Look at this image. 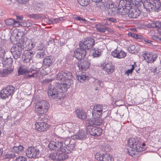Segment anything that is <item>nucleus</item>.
Returning <instances> with one entry per match:
<instances>
[{
    "instance_id": "obj_46",
    "label": "nucleus",
    "mask_w": 161,
    "mask_h": 161,
    "mask_svg": "<svg viewBox=\"0 0 161 161\" xmlns=\"http://www.w3.org/2000/svg\"><path fill=\"white\" fill-rule=\"evenodd\" d=\"M6 24L7 25L13 26V24L14 22V20L12 19H9L5 21Z\"/></svg>"
},
{
    "instance_id": "obj_3",
    "label": "nucleus",
    "mask_w": 161,
    "mask_h": 161,
    "mask_svg": "<svg viewBox=\"0 0 161 161\" xmlns=\"http://www.w3.org/2000/svg\"><path fill=\"white\" fill-rule=\"evenodd\" d=\"M48 147L51 150L58 151V161L64 160L67 158V153H69V151L67 152L62 142L52 141L48 144Z\"/></svg>"
},
{
    "instance_id": "obj_58",
    "label": "nucleus",
    "mask_w": 161,
    "mask_h": 161,
    "mask_svg": "<svg viewBox=\"0 0 161 161\" xmlns=\"http://www.w3.org/2000/svg\"><path fill=\"white\" fill-rule=\"evenodd\" d=\"M17 2L21 4L25 3L28 1V0H17Z\"/></svg>"
},
{
    "instance_id": "obj_26",
    "label": "nucleus",
    "mask_w": 161,
    "mask_h": 161,
    "mask_svg": "<svg viewBox=\"0 0 161 161\" xmlns=\"http://www.w3.org/2000/svg\"><path fill=\"white\" fill-rule=\"evenodd\" d=\"M150 1L146 0V1L144 2L143 3L144 8L146 9V11L149 12L153 10L154 8V5Z\"/></svg>"
},
{
    "instance_id": "obj_51",
    "label": "nucleus",
    "mask_w": 161,
    "mask_h": 161,
    "mask_svg": "<svg viewBox=\"0 0 161 161\" xmlns=\"http://www.w3.org/2000/svg\"><path fill=\"white\" fill-rule=\"evenodd\" d=\"M20 26V22L18 21H15L14 20V22L12 26L14 27H18Z\"/></svg>"
},
{
    "instance_id": "obj_39",
    "label": "nucleus",
    "mask_w": 161,
    "mask_h": 161,
    "mask_svg": "<svg viewBox=\"0 0 161 161\" xmlns=\"http://www.w3.org/2000/svg\"><path fill=\"white\" fill-rule=\"evenodd\" d=\"M32 25V23L26 21V22H20V26L24 27H29L31 26Z\"/></svg>"
},
{
    "instance_id": "obj_29",
    "label": "nucleus",
    "mask_w": 161,
    "mask_h": 161,
    "mask_svg": "<svg viewBox=\"0 0 161 161\" xmlns=\"http://www.w3.org/2000/svg\"><path fill=\"white\" fill-rule=\"evenodd\" d=\"M128 9L125 7H121L120 6L118 8L117 14L122 16L125 15L128 12Z\"/></svg>"
},
{
    "instance_id": "obj_7",
    "label": "nucleus",
    "mask_w": 161,
    "mask_h": 161,
    "mask_svg": "<svg viewBox=\"0 0 161 161\" xmlns=\"http://www.w3.org/2000/svg\"><path fill=\"white\" fill-rule=\"evenodd\" d=\"M108 110L107 106L101 105L97 104L94 106L92 111L93 117L96 118L102 116L103 113Z\"/></svg>"
},
{
    "instance_id": "obj_60",
    "label": "nucleus",
    "mask_w": 161,
    "mask_h": 161,
    "mask_svg": "<svg viewBox=\"0 0 161 161\" xmlns=\"http://www.w3.org/2000/svg\"><path fill=\"white\" fill-rule=\"evenodd\" d=\"M52 80L51 79H46L44 80H43V82L44 83H48Z\"/></svg>"
},
{
    "instance_id": "obj_1",
    "label": "nucleus",
    "mask_w": 161,
    "mask_h": 161,
    "mask_svg": "<svg viewBox=\"0 0 161 161\" xmlns=\"http://www.w3.org/2000/svg\"><path fill=\"white\" fill-rule=\"evenodd\" d=\"M73 75L70 72L66 71L59 72L56 75V79L61 82L60 84L57 83L53 87H49L48 96L54 99H58L63 97V92H66L73 84Z\"/></svg>"
},
{
    "instance_id": "obj_56",
    "label": "nucleus",
    "mask_w": 161,
    "mask_h": 161,
    "mask_svg": "<svg viewBox=\"0 0 161 161\" xmlns=\"http://www.w3.org/2000/svg\"><path fill=\"white\" fill-rule=\"evenodd\" d=\"M95 83L97 84L100 86H103V83L102 81L98 80H97L95 81Z\"/></svg>"
},
{
    "instance_id": "obj_45",
    "label": "nucleus",
    "mask_w": 161,
    "mask_h": 161,
    "mask_svg": "<svg viewBox=\"0 0 161 161\" xmlns=\"http://www.w3.org/2000/svg\"><path fill=\"white\" fill-rule=\"evenodd\" d=\"M115 6L116 5L114 4L113 2H109L106 5V8L108 9V11L109 10H110Z\"/></svg>"
},
{
    "instance_id": "obj_9",
    "label": "nucleus",
    "mask_w": 161,
    "mask_h": 161,
    "mask_svg": "<svg viewBox=\"0 0 161 161\" xmlns=\"http://www.w3.org/2000/svg\"><path fill=\"white\" fill-rule=\"evenodd\" d=\"M14 88L13 86H8L3 89L0 93V97L2 98H6L12 96L14 93Z\"/></svg>"
},
{
    "instance_id": "obj_47",
    "label": "nucleus",
    "mask_w": 161,
    "mask_h": 161,
    "mask_svg": "<svg viewBox=\"0 0 161 161\" xmlns=\"http://www.w3.org/2000/svg\"><path fill=\"white\" fill-rule=\"evenodd\" d=\"M128 34L129 36H131L136 39H141L142 37V36L130 32Z\"/></svg>"
},
{
    "instance_id": "obj_2",
    "label": "nucleus",
    "mask_w": 161,
    "mask_h": 161,
    "mask_svg": "<svg viewBox=\"0 0 161 161\" xmlns=\"http://www.w3.org/2000/svg\"><path fill=\"white\" fill-rule=\"evenodd\" d=\"M5 53L4 49L0 47V60L2 61V63L3 65H6L7 66L0 71V77L6 76L11 74L13 71V68L12 64V60L10 58H6L5 59L4 58Z\"/></svg>"
},
{
    "instance_id": "obj_50",
    "label": "nucleus",
    "mask_w": 161,
    "mask_h": 161,
    "mask_svg": "<svg viewBox=\"0 0 161 161\" xmlns=\"http://www.w3.org/2000/svg\"><path fill=\"white\" fill-rule=\"evenodd\" d=\"M15 161H27V159L25 157L23 156H19L17 158Z\"/></svg>"
},
{
    "instance_id": "obj_6",
    "label": "nucleus",
    "mask_w": 161,
    "mask_h": 161,
    "mask_svg": "<svg viewBox=\"0 0 161 161\" xmlns=\"http://www.w3.org/2000/svg\"><path fill=\"white\" fill-rule=\"evenodd\" d=\"M31 72L28 76L29 77H34L37 79L39 77L40 73L38 69H36L35 70H31L25 67H20L18 70V73L19 75H23L26 73Z\"/></svg>"
},
{
    "instance_id": "obj_62",
    "label": "nucleus",
    "mask_w": 161,
    "mask_h": 161,
    "mask_svg": "<svg viewBox=\"0 0 161 161\" xmlns=\"http://www.w3.org/2000/svg\"><path fill=\"white\" fill-rule=\"evenodd\" d=\"M153 38L155 40H159V39L158 37L157 36H153Z\"/></svg>"
},
{
    "instance_id": "obj_13",
    "label": "nucleus",
    "mask_w": 161,
    "mask_h": 161,
    "mask_svg": "<svg viewBox=\"0 0 161 161\" xmlns=\"http://www.w3.org/2000/svg\"><path fill=\"white\" fill-rule=\"evenodd\" d=\"M143 57L145 60L148 63H152L155 61L157 58V55L153 52H146L143 54Z\"/></svg>"
},
{
    "instance_id": "obj_64",
    "label": "nucleus",
    "mask_w": 161,
    "mask_h": 161,
    "mask_svg": "<svg viewBox=\"0 0 161 161\" xmlns=\"http://www.w3.org/2000/svg\"><path fill=\"white\" fill-rule=\"evenodd\" d=\"M3 153V150L2 148H0V157L2 156Z\"/></svg>"
},
{
    "instance_id": "obj_8",
    "label": "nucleus",
    "mask_w": 161,
    "mask_h": 161,
    "mask_svg": "<svg viewBox=\"0 0 161 161\" xmlns=\"http://www.w3.org/2000/svg\"><path fill=\"white\" fill-rule=\"evenodd\" d=\"M42 149L41 146L29 147L25 151L26 156L29 158H37L40 156Z\"/></svg>"
},
{
    "instance_id": "obj_55",
    "label": "nucleus",
    "mask_w": 161,
    "mask_h": 161,
    "mask_svg": "<svg viewBox=\"0 0 161 161\" xmlns=\"http://www.w3.org/2000/svg\"><path fill=\"white\" fill-rule=\"evenodd\" d=\"M30 17L32 18H33L35 19H37L39 17V15L37 14H30Z\"/></svg>"
},
{
    "instance_id": "obj_5",
    "label": "nucleus",
    "mask_w": 161,
    "mask_h": 161,
    "mask_svg": "<svg viewBox=\"0 0 161 161\" xmlns=\"http://www.w3.org/2000/svg\"><path fill=\"white\" fill-rule=\"evenodd\" d=\"M49 107V104L46 101L42 100L36 103L35 111L37 115L41 116L47 111Z\"/></svg>"
},
{
    "instance_id": "obj_32",
    "label": "nucleus",
    "mask_w": 161,
    "mask_h": 161,
    "mask_svg": "<svg viewBox=\"0 0 161 161\" xmlns=\"http://www.w3.org/2000/svg\"><path fill=\"white\" fill-rule=\"evenodd\" d=\"M88 76L84 73H83L80 75H77L76 76V78L79 81L81 82H84L86 80L88 79Z\"/></svg>"
},
{
    "instance_id": "obj_37",
    "label": "nucleus",
    "mask_w": 161,
    "mask_h": 161,
    "mask_svg": "<svg viewBox=\"0 0 161 161\" xmlns=\"http://www.w3.org/2000/svg\"><path fill=\"white\" fill-rule=\"evenodd\" d=\"M45 55V52L42 51L37 53L36 54V57L37 58L41 59L43 58Z\"/></svg>"
},
{
    "instance_id": "obj_54",
    "label": "nucleus",
    "mask_w": 161,
    "mask_h": 161,
    "mask_svg": "<svg viewBox=\"0 0 161 161\" xmlns=\"http://www.w3.org/2000/svg\"><path fill=\"white\" fill-rule=\"evenodd\" d=\"M76 20H82L83 21H84L85 22V23H86L87 20H86L85 19H83L82 18L80 17H78L77 16H76L74 18Z\"/></svg>"
},
{
    "instance_id": "obj_44",
    "label": "nucleus",
    "mask_w": 161,
    "mask_h": 161,
    "mask_svg": "<svg viewBox=\"0 0 161 161\" xmlns=\"http://www.w3.org/2000/svg\"><path fill=\"white\" fill-rule=\"evenodd\" d=\"M103 154L100 153H97L95 155V158L97 160L103 161Z\"/></svg>"
},
{
    "instance_id": "obj_59",
    "label": "nucleus",
    "mask_w": 161,
    "mask_h": 161,
    "mask_svg": "<svg viewBox=\"0 0 161 161\" xmlns=\"http://www.w3.org/2000/svg\"><path fill=\"white\" fill-rule=\"evenodd\" d=\"M107 20H109L113 22H115L116 21V19L115 18H108L107 19Z\"/></svg>"
},
{
    "instance_id": "obj_41",
    "label": "nucleus",
    "mask_w": 161,
    "mask_h": 161,
    "mask_svg": "<svg viewBox=\"0 0 161 161\" xmlns=\"http://www.w3.org/2000/svg\"><path fill=\"white\" fill-rule=\"evenodd\" d=\"M15 156V155L14 153L8 152L5 154L4 158L5 159H11L14 158Z\"/></svg>"
},
{
    "instance_id": "obj_14",
    "label": "nucleus",
    "mask_w": 161,
    "mask_h": 161,
    "mask_svg": "<svg viewBox=\"0 0 161 161\" xmlns=\"http://www.w3.org/2000/svg\"><path fill=\"white\" fill-rule=\"evenodd\" d=\"M35 129L40 132L46 131L48 129L49 125L44 122H36L35 124Z\"/></svg>"
},
{
    "instance_id": "obj_4",
    "label": "nucleus",
    "mask_w": 161,
    "mask_h": 161,
    "mask_svg": "<svg viewBox=\"0 0 161 161\" xmlns=\"http://www.w3.org/2000/svg\"><path fill=\"white\" fill-rule=\"evenodd\" d=\"M127 143L130 150L133 152H141L144 149L143 147L145 146V144L143 142L142 143L139 138L136 137L129 139Z\"/></svg>"
},
{
    "instance_id": "obj_49",
    "label": "nucleus",
    "mask_w": 161,
    "mask_h": 161,
    "mask_svg": "<svg viewBox=\"0 0 161 161\" xmlns=\"http://www.w3.org/2000/svg\"><path fill=\"white\" fill-rule=\"evenodd\" d=\"M129 51L131 53H134L135 51V47L134 45L130 46L128 48Z\"/></svg>"
},
{
    "instance_id": "obj_53",
    "label": "nucleus",
    "mask_w": 161,
    "mask_h": 161,
    "mask_svg": "<svg viewBox=\"0 0 161 161\" xmlns=\"http://www.w3.org/2000/svg\"><path fill=\"white\" fill-rule=\"evenodd\" d=\"M134 69V67L133 65L132 66V68L130 69H128L125 72V74H127V75H129V74L131 73L133 69Z\"/></svg>"
},
{
    "instance_id": "obj_43",
    "label": "nucleus",
    "mask_w": 161,
    "mask_h": 161,
    "mask_svg": "<svg viewBox=\"0 0 161 161\" xmlns=\"http://www.w3.org/2000/svg\"><path fill=\"white\" fill-rule=\"evenodd\" d=\"M89 0H78L79 4L82 6H86L89 4Z\"/></svg>"
},
{
    "instance_id": "obj_15",
    "label": "nucleus",
    "mask_w": 161,
    "mask_h": 161,
    "mask_svg": "<svg viewBox=\"0 0 161 161\" xmlns=\"http://www.w3.org/2000/svg\"><path fill=\"white\" fill-rule=\"evenodd\" d=\"M21 51V47L18 45L13 46L11 49V52L15 59H17L20 56Z\"/></svg>"
},
{
    "instance_id": "obj_61",
    "label": "nucleus",
    "mask_w": 161,
    "mask_h": 161,
    "mask_svg": "<svg viewBox=\"0 0 161 161\" xmlns=\"http://www.w3.org/2000/svg\"><path fill=\"white\" fill-rule=\"evenodd\" d=\"M23 17L22 16H17V19L19 20H23Z\"/></svg>"
},
{
    "instance_id": "obj_27",
    "label": "nucleus",
    "mask_w": 161,
    "mask_h": 161,
    "mask_svg": "<svg viewBox=\"0 0 161 161\" xmlns=\"http://www.w3.org/2000/svg\"><path fill=\"white\" fill-rule=\"evenodd\" d=\"M11 150L15 153L20 154L24 151V147L22 145L16 144L12 148Z\"/></svg>"
},
{
    "instance_id": "obj_34",
    "label": "nucleus",
    "mask_w": 161,
    "mask_h": 161,
    "mask_svg": "<svg viewBox=\"0 0 161 161\" xmlns=\"http://www.w3.org/2000/svg\"><path fill=\"white\" fill-rule=\"evenodd\" d=\"M114 159L110 154L105 153L103 154V161H114Z\"/></svg>"
},
{
    "instance_id": "obj_52",
    "label": "nucleus",
    "mask_w": 161,
    "mask_h": 161,
    "mask_svg": "<svg viewBox=\"0 0 161 161\" xmlns=\"http://www.w3.org/2000/svg\"><path fill=\"white\" fill-rule=\"evenodd\" d=\"M44 47V44L43 43L40 44L37 47V49L38 50H42Z\"/></svg>"
},
{
    "instance_id": "obj_35",
    "label": "nucleus",
    "mask_w": 161,
    "mask_h": 161,
    "mask_svg": "<svg viewBox=\"0 0 161 161\" xmlns=\"http://www.w3.org/2000/svg\"><path fill=\"white\" fill-rule=\"evenodd\" d=\"M101 50L98 48H95L92 50V56L93 57H98L101 55Z\"/></svg>"
},
{
    "instance_id": "obj_33",
    "label": "nucleus",
    "mask_w": 161,
    "mask_h": 161,
    "mask_svg": "<svg viewBox=\"0 0 161 161\" xmlns=\"http://www.w3.org/2000/svg\"><path fill=\"white\" fill-rule=\"evenodd\" d=\"M94 26V27L98 32H105L106 30V28L104 26L100 24H95Z\"/></svg>"
},
{
    "instance_id": "obj_48",
    "label": "nucleus",
    "mask_w": 161,
    "mask_h": 161,
    "mask_svg": "<svg viewBox=\"0 0 161 161\" xmlns=\"http://www.w3.org/2000/svg\"><path fill=\"white\" fill-rule=\"evenodd\" d=\"M87 123L88 124L87 126H93L95 125V120L93 119H87Z\"/></svg>"
},
{
    "instance_id": "obj_57",
    "label": "nucleus",
    "mask_w": 161,
    "mask_h": 161,
    "mask_svg": "<svg viewBox=\"0 0 161 161\" xmlns=\"http://www.w3.org/2000/svg\"><path fill=\"white\" fill-rule=\"evenodd\" d=\"M59 20L58 19H53L52 21H51V22H52V23H57L58 22Z\"/></svg>"
},
{
    "instance_id": "obj_18",
    "label": "nucleus",
    "mask_w": 161,
    "mask_h": 161,
    "mask_svg": "<svg viewBox=\"0 0 161 161\" xmlns=\"http://www.w3.org/2000/svg\"><path fill=\"white\" fill-rule=\"evenodd\" d=\"M102 68L108 74H112L114 71V66L111 63L104 64L102 66Z\"/></svg>"
},
{
    "instance_id": "obj_40",
    "label": "nucleus",
    "mask_w": 161,
    "mask_h": 161,
    "mask_svg": "<svg viewBox=\"0 0 161 161\" xmlns=\"http://www.w3.org/2000/svg\"><path fill=\"white\" fill-rule=\"evenodd\" d=\"M58 152L57 153H52L49 156L50 158L54 160L58 161Z\"/></svg>"
},
{
    "instance_id": "obj_38",
    "label": "nucleus",
    "mask_w": 161,
    "mask_h": 161,
    "mask_svg": "<svg viewBox=\"0 0 161 161\" xmlns=\"http://www.w3.org/2000/svg\"><path fill=\"white\" fill-rule=\"evenodd\" d=\"M129 2L130 4L133 6L137 5L139 3L141 2L142 0H127Z\"/></svg>"
},
{
    "instance_id": "obj_36",
    "label": "nucleus",
    "mask_w": 161,
    "mask_h": 161,
    "mask_svg": "<svg viewBox=\"0 0 161 161\" xmlns=\"http://www.w3.org/2000/svg\"><path fill=\"white\" fill-rule=\"evenodd\" d=\"M118 8L115 6L110 10L108 11L109 14L112 15H114L117 14Z\"/></svg>"
},
{
    "instance_id": "obj_19",
    "label": "nucleus",
    "mask_w": 161,
    "mask_h": 161,
    "mask_svg": "<svg viewBox=\"0 0 161 161\" xmlns=\"http://www.w3.org/2000/svg\"><path fill=\"white\" fill-rule=\"evenodd\" d=\"M63 141H64V142L65 145L66 146V148L68 150H69V152H70L71 150H72L75 147V144H70V139L69 137H67L65 138H63L62 139V141H60L59 142H61L62 143L63 145V142H62ZM59 142V141H58Z\"/></svg>"
},
{
    "instance_id": "obj_24",
    "label": "nucleus",
    "mask_w": 161,
    "mask_h": 161,
    "mask_svg": "<svg viewBox=\"0 0 161 161\" xmlns=\"http://www.w3.org/2000/svg\"><path fill=\"white\" fill-rule=\"evenodd\" d=\"M65 126L68 129V131L69 132H74L78 130V127L76 126L75 124L72 123H67L65 124Z\"/></svg>"
},
{
    "instance_id": "obj_17",
    "label": "nucleus",
    "mask_w": 161,
    "mask_h": 161,
    "mask_svg": "<svg viewBox=\"0 0 161 161\" xmlns=\"http://www.w3.org/2000/svg\"><path fill=\"white\" fill-rule=\"evenodd\" d=\"M112 56L114 57L119 58H125L126 55V53L122 50L116 49L112 52Z\"/></svg>"
},
{
    "instance_id": "obj_31",
    "label": "nucleus",
    "mask_w": 161,
    "mask_h": 161,
    "mask_svg": "<svg viewBox=\"0 0 161 161\" xmlns=\"http://www.w3.org/2000/svg\"><path fill=\"white\" fill-rule=\"evenodd\" d=\"M147 26L149 28H158L159 30V29H160V27H161V23L158 21H156L149 24Z\"/></svg>"
},
{
    "instance_id": "obj_30",
    "label": "nucleus",
    "mask_w": 161,
    "mask_h": 161,
    "mask_svg": "<svg viewBox=\"0 0 161 161\" xmlns=\"http://www.w3.org/2000/svg\"><path fill=\"white\" fill-rule=\"evenodd\" d=\"M151 1L153 3L155 10L158 11L161 9V4L159 0H152Z\"/></svg>"
},
{
    "instance_id": "obj_42",
    "label": "nucleus",
    "mask_w": 161,
    "mask_h": 161,
    "mask_svg": "<svg viewBox=\"0 0 161 161\" xmlns=\"http://www.w3.org/2000/svg\"><path fill=\"white\" fill-rule=\"evenodd\" d=\"M95 119V125H101L103 122V119L100 118V117L94 118Z\"/></svg>"
},
{
    "instance_id": "obj_20",
    "label": "nucleus",
    "mask_w": 161,
    "mask_h": 161,
    "mask_svg": "<svg viewBox=\"0 0 161 161\" xmlns=\"http://www.w3.org/2000/svg\"><path fill=\"white\" fill-rule=\"evenodd\" d=\"M53 63V59L50 56H47L43 59L42 66L44 68H47L50 66Z\"/></svg>"
},
{
    "instance_id": "obj_12",
    "label": "nucleus",
    "mask_w": 161,
    "mask_h": 161,
    "mask_svg": "<svg viewBox=\"0 0 161 161\" xmlns=\"http://www.w3.org/2000/svg\"><path fill=\"white\" fill-rule=\"evenodd\" d=\"M86 52L85 49L80 47L75 51L74 53V56L79 60H81L85 56Z\"/></svg>"
},
{
    "instance_id": "obj_25",
    "label": "nucleus",
    "mask_w": 161,
    "mask_h": 161,
    "mask_svg": "<svg viewBox=\"0 0 161 161\" xmlns=\"http://www.w3.org/2000/svg\"><path fill=\"white\" fill-rule=\"evenodd\" d=\"M77 117L79 119H84L86 117V114L85 111L81 109H77L75 110Z\"/></svg>"
},
{
    "instance_id": "obj_10",
    "label": "nucleus",
    "mask_w": 161,
    "mask_h": 161,
    "mask_svg": "<svg viewBox=\"0 0 161 161\" xmlns=\"http://www.w3.org/2000/svg\"><path fill=\"white\" fill-rule=\"evenodd\" d=\"M95 43V41L92 38H89L84 42H80V43L79 46L83 49H91Z\"/></svg>"
},
{
    "instance_id": "obj_16",
    "label": "nucleus",
    "mask_w": 161,
    "mask_h": 161,
    "mask_svg": "<svg viewBox=\"0 0 161 161\" xmlns=\"http://www.w3.org/2000/svg\"><path fill=\"white\" fill-rule=\"evenodd\" d=\"M35 52L33 51H26L22 55V59L25 63L29 62L33 57Z\"/></svg>"
},
{
    "instance_id": "obj_11",
    "label": "nucleus",
    "mask_w": 161,
    "mask_h": 161,
    "mask_svg": "<svg viewBox=\"0 0 161 161\" xmlns=\"http://www.w3.org/2000/svg\"><path fill=\"white\" fill-rule=\"evenodd\" d=\"M102 132V129L99 127H97L93 126H87L86 132L91 135L99 136L101 134Z\"/></svg>"
},
{
    "instance_id": "obj_28",
    "label": "nucleus",
    "mask_w": 161,
    "mask_h": 161,
    "mask_svg": "<svg viewBox=\"0 0 161 161\" xmlns=\"http://www.w3.org/2000/svg\"><path fill=\"white\" fill-rule=\"evenodd\" d=\"M26 48L27 51H30L35 46L36 42L32 40H29L26 43Z\"/></svg>"
},
{
    "instance_id": "obj_22",
    "label": "nucleus",
    "mask_w": 161,
    "mask_h": 161,
    "mask_svg": "<svg viewBox=\"0 0 161 161\" xmlns=\"http://www.w3.org/2000/svg\"><path fill=\"white\" fill-rule=\"evenodd\" d=\"M86 137V135L84 130H80L77 134L72 136L71 138L73 139L84 140Z\"/></svg>"
},
{
    "instance_id": "obj_21",
    "label": "nucleus",
    "mask_w": 161,
    "mask_h": 161,
    "mask_svg": "<svg viewBox=\"0 0 161 161\" xmlns=\"http://www.w3.org/2000/svg\"><path fill=\"white\" fill-rule=\"evenodd\" d=\"M90 63L88 60H82L78 65L79 70L85 71L90 67Z\"/></svg>"
},
{
    "instance_id": "obj_63",
    "label": "nucleus",
    "mask_w": 161,
    "mask_h": 161,
    "mask_svg": "<svg viewBox=\"0 0 161 161\" xmlns=\"http://www.w3.org/2000/svg\"><path fill=\"white\" fill-rule=\"evenodd\" d=\"M144 41L145 42L149 44H151L152 42V41L148 40L147 39H144Z\"/></svg>"
},
{
    "instance_id": "obj_23",
    "label": "nucleus",
    "mask_w": 161,
    "mask_h": 161,
    "mask_svg": "<svg viewBox=\"0 0 161 161\" xmlns=\"http://www.w3.org/2000/svg\"><path fill=\"white\" fill-rule=\"evenodd\" d=\"M141 11L138 9H131L129 12L128 16L130 18H135L139 16Z\"/></svg>"
}]
</instances>
